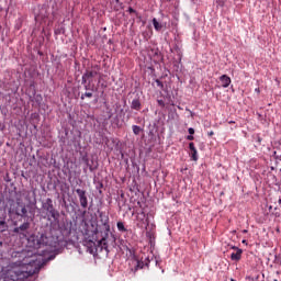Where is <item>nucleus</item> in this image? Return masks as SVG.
<instances>
[{
  "label": "nucleus",
  "mask_w": 281,
  "mask_h": 281,
  "mask_svg": "<svg viewBox=\"0 0 281 281\" xmlns=\"http://www.w3.org/2000/svg\"><path fill=\"white\" fill-rule=\"evenodd\" d=\"M7 207L10 218H14V216H21L22 218H25V216H27V209L25 207V204L21 202H14V200H10Z\"/></svg>",
  "instance_id": "1"
},
{
  "label": "nucleus",
  "mask_w": 281,
  "mask_h": 281,
  "mask_svg": "<svg viewBox=\"0 0 281 281\" xmlns=\"http://www.w3.org/2000/svg\"><path fill=\"white\" fill-rule=\"evenodd\" d=\"M42 207L47 212L48 221H52V218L58 221V218H60V213L54 207V201L50 198L46 199Z\"/></svg>",
  "instance_id": "2"
},
{
  "label": "nucleus",
  "mask_w": 281,
  "mask_h": 281,
  "mask_svg": "<svg viewBox=\"0 0 281 281\" xmlns=\"http://www.w3.org/2000/svg\"><path fill=\"white\" fill-rule=\"evenodd\" d=\"M117 237L111 232L104 231V235L99 240V245L102 247V249H109V245L111 247H115Z\"/></svg>",
  "instance_id": "3"
},
{
  "label": "nucleus",
  "mask_w": 281,
  "mask_h": 281,
  "mask_svg": "<svg viewBox=\"0 0 281 281\" xmlns=\"http://www.w3.org/2000/svg\"><path fill=\"white\" fill-rule=\"evenodd\" d=\"M76 192L79 196V203L83 210H87L89 207V199L87 198V191L82 189H76Z\"/></svg>",
  "instance_id": "4"
},
{
  "label": "nucleus",
  "mask_w": 281,
  "mask_h": 281,
  "mask_svg": "<svg viewBox=\"0 0 281 281\" xmlns=\"http://www.w3.org/2000/svg\"><path fill=\"white\" fill-rule=\"evenodd\" d=\"M100 223L104 232H111V225L109 224V215L104 212L99 213Z\"/></svg>",
  "instance_id": "5"
},
{
  "label": "nucleus",
  "mask_w": 281,
  "mask_h": 281,
  "mask_svg": "<svg viewBox=\"0 0 281 281\" xmlns=\"http://www.w3.org/2000/svg\"><path fill=\"white\" fill-rule=\"evenodd\" d=\"M189 150H191L190 157L192 161H199V151L196 150L194 143H189Z\"/></svg>",
  "instance_id": "6"
},
{
  "label": "nucleus",
  "mask_w": 281,
  "mask_h": 281,
  "mask_svg": "<svg viewBox=\"0 0 281 281\" xmlns=\"http://www.w3.org/2000/svg\"><path fill=\"white\" fill-rule=\"evenodd\" d=\"M233 249L236 250V252H232L231 255V260H235L236 262H238V260H240V258H243V249L234 246Z\"/></svg>",
  "instance_id": "7"
},
{
  "label": "nucleus",
  "mask_w": 281,
  "mask_h": 281,
  "mask_svg": "<svg viewBox=\"0 0 281 281\" xmlns=\"http://www.w3.org/2000/svg\"><path fill=\"white\" fill-rule=\"evenodd\" d=\"M220 82L222 83L223 89H227V87L232 85V78H229L227 75H222L220 77Z\"/></svg>",
  "instance_id": "8"
},
{
  "label": "nucleus",
  "mask_w": 281,
  "mask_h": 281,
  "mask_svg": "<svg viewBox=\"0 0 281 281\" xmlns=\"http://www.w3.org/2000/svg\"><path fill=\"white\" fill-rule=\"evenodd\" d=\"M131 109H133V111H142V101L139 100V98H135L132 100Z\"/></svg>",
  "instance_id": "9"
},
{
  "label": "nucleus",
  "mask_w": 281,
  "mask_h": 281,
  "mask_svg": "<svg viewBox=\"0 0 281 281\" xmlns=\"http://www.w3.org/2000/svg\"><path fill=\"white\" fill-rule=\"evenodd\" d=\"M151 23H153L154 29L156 30V32H161V30H164V25H166V23H164V22H158L157 18H154L151 20Z\"/></svg>",
  "instance_id": "10"
},
{
  "label": "nucleus",
  "mask_w": 281,
  "mask_h": 281,
  "mask_svg": "<svg viewBox=\"0 0 281 281\" xmlns=\"http://www.w3.org/2000/svg\"><path fill=\"white\" fill-rule=\"evenodd\" d=\"M83 75H85V78H87L89 80L91 78H95V76H98V71L87 70Z\"/></svg>",
  "instance_id": "11"
},
{
  "label": "nucleus",
  "mask_w": 281,
  "mask_h": 281,
  "mask_svg": "<svg viewBox=\"0 0 281 281\" xmlns=\"http://www.w3.org/2000/svg\"><path fill=\"white\" fill-rule=\"evenodd\" d=\"M132 131L134 135H139L142 133V127H139L138 125H133Z\"/></svg>",
  "instance_id": "12"
},
{
  "label": "nucleus",
  "mask_w": 281,
  "mask_h": 281,
  "mask_svg": "<svg viewBox=\"0 0 281 281\" xmlns=\"http://www.w3.org/2000/svg\"><path fill=\"white\" fill-rule=\"evenodd\" d=\"M116 227L119 232H126V227L124 226V222H117Z\"/></svg>",
  "instance_id": "13"
},
{
  "label": "nucleus",
  "mask_w": 281,
  "mask_h": 281,
  "mask_svg": "<svg viewBox=\"0 0 281 281\" xmlns=\"http://www.w3.org/2000/svg\"><path fill=\"white\" fill-rule=\"evenodd\" d=\"M29 227H30V223L25 222L22 225H20V232H27Z\"/></svg>",
  "instance_id": "14"
},
{
  "label": "nucleus",
  "mask_w": 281,
  "mask_h": 281,
  "mask_svg": "<svg viewBox=\"0 0 281 281\" xmlns=\"http://www.w3.org/2000/svg\"><path fill=\"white\" fill-rule=\"evenodd\" d=\"M94 86H91V81L85 85V90L86 91H93Z\"/></svg>",
  "instance_id": "15"
},
{
  "label": "nucleus",
  "mask_w": 281,
  "mask_h": 281,
  "mask_svg": "<svg viewBox=\"0 0 281 281\" xmlns=\"http://www.w3.org/2000/svg\"><path fill=\"white\" fill-rule=\"evenodd\" d=\"M85 98H93V92H85L81 94V100H85Z\"/></svg>",
  "instance_id": "16"
},
{
  "label": "nucleus",
  "mask_w": 281,
  "mask_h": 281,
  "mask_svg": "<svg viewBox=\"0 0 281 281\" xmlns=\"http://www.w3.org/2000/svg\"><path fill=\"white\" fill-rule=\"evenodd\" d=\"M0 227H3L2 232H5V228L8 227V224H5V218L4 217L0 221Z\"/></svg>",
  "instance_id": "17"
},
{
  "label": "nucleus",
  "mask_w": 281,
  "mask_h": 281,
  "mask_svg": "<svg viewBox=\"0 0 281 281\" xmlns=\"http://www.w3.org/2000/svg\"><path fill=\"white\" fill-rule=\"evenodd\" d=\"M156 85H157V87H159V89H161L164 91V82H161V80L156 79Z\"/></svg>",
  "instance_id": "18"
},
{
  "label": "nucleus",
  "mask_w": 281,
  "mask_h": 281,
  "mask_svg": "<svg viewBox=\"0 0 281 281\" xmlns=\"http://www.w3.org/2000/svg\"><path fill=\"white\" fill-rule=\"evenodd\" d=\"M87 80H89V79L87 77H85V75H82L81 83L87 85Z\"/></svg>",
  "instance_id": "19"
},
{
  "label": "nucleus",
  "mask_w": 281,
  "mask_h": 281,
  "mask_svg": "<svg viewBox=\"0 0 281 281\" xmlns=\"http://www.w3.org/2000/svg\"><path fill=\"white\" fill-rule=\"evenodd\" d=\"M157 103L159 106H162V108L166 106V103L164 102V100H158Z\"/></svg>",
  "instance_id": "20"
},
{
  "label": "nucleus",
  "mask_w": 281,
  "mask_h": 281,
  "mask_svg": "<svg viewBox=\"0 0 281 281\" xmlns=\"http://www.w3.org/2000/svg\"><path fill=\"white\" fill-rule=\"evenodd\" d=\"M187 139H188L189 142H194V136H193V134H190L189 136H187Z\"/></svg>",
  "instance_id": "21"
},
{
  "label": "nucleus",
  "mask_w": 281,
  "mask_h": 281,
  "mask_svg": "<svg viewBox=\"0 0 281 281\" xmlns=\"http://www.w3.org/2000/svg\"><path fill=\"white\" fill-rule=\"evenodd\" d=\"M188 133H189L190 135H194V128L190 127V128L188 130Z\"/></svg>",
  "instance_id": "22"
},
{
  "label": "nucleus",
  "mask_w": 281,
  "mask_h": 281,
  "mask_svg": "<svg viewBox=\"0 0 281 281\" xmlns=\"http://www.w3.org/2000/svg\"><path fill=\"white\" fill-rule=\"evenodd\" d=\"M257 142H258V144L262 143V138L260 137V135H257Z\"/></svg>",
  "instance_id": "23"
},
{
  "label": "nucleus",
  "mask_w": 281,
  "mask_h": 281,
  "mask_svg": "<svg viewBox=\"0 0 281 281\" xmlns=\"http://www.w3.org/2000/svg\"><path fill=\"white\" fill-rule=\"evenodd\" d=\"M13 232H14L15 234H19V233L21 232L20 226H19V227H15Z\"/></svg>",
  "instance_id": "24"
},
{
  "label": "nucleus",
  "mask_w": 281,
  "mask_h": 281,
  "mask_svg": "<svg viewBox=\"0 0 281 281\" xmlns=\"http://www.w3.org/2000/svg\"><path fill=\"white\" fill-rule=\"evenodd\" d=\"M128 12H130L131 14H135V10H134L133 8H130V9H128Z\"/></svg>",
  "instance_id": "25"
},
{
  "label": "nucleus",
  "mask_w": 281,
  "mask_h": 281,
  "mask_svg": "<svg viewBox=\"0 0 281 281\" xmlns=\"http://www.w3.org/2000/svg\"><path fill=\"white\" fill-rule=\"evenodd\" d=\"M209 137H212L214 135V131H211L207 133Z\"/></svg>",
  "instance_id": "26"
},
{
  "label": "nucleus",
  "mask_w": 281,
  "mask_h": 281,
  "mask_svg": "<svg viewBox=\"0 0 281 281\" xmlns=\"http://www.w3.org/2000/svg\"><path fill=\"white\" fill-rule=\"evenodd\" d=\"M137 269H142V263L137 262Z\"/></svg>",
  "instance_id": "27"
},
{
  "label": "nucleus",
  "mask_w": 281,
  "mask_h": 281,
  "mask_svg": "<svg viewBox=\"0 0 281 281\" xmlns=\"http://www.w3.org/2000/svg\"><path fill=\"white\" fill-rule=\"evenodd\" d=\"M255 91H257V93H260V88H256Z\"/></svg>",
  "instance_id": "28"
},
{
  "label": "nucleus",
  "mask_w": 281,
  "mask_h": 281,
  "mask_svg": "<svg viewBox=\"0 0 281 281\" xmlns=\"http://www.w3.org/2000/svg\"><path fill=\"white\" fill-rule=\"evenodd\" d=\"M241 243H243V245H247V240L246 239L241 240Z\"/></svg>",
  "instance_id": "29"
},
{
  "label": "nucleus",
  "mask_w": 281,
  "mask_h": 281,
  "mask_svg": "<svg viewBox=\"0 0 281 281\" xmlns=\"http://www.w3.org/2000/svg\"><path fill=\"white\" fill-rule=\"evenodd\" d=\"M29 265H34V259H32L31 261H29Z\"/></svg>",
  "instance_id": "30"
},
{
  "label": "nucleus",
  "mask_w": 281,
  "mask_h": 281,
  "mask_svg": "<svg viewBox=\"0 0 281 281\" xmlns=\"http://www.w3.org/2000/svg\"><path fill=\"white\" fill-rule=\"evenodd\" d=\"M228 124H236V122L235 121H229Z\"/></svg>",
  "instance_id": "31"
},
{
  "label": "nucleus",
  "mask_w": 281,
  "mask_h": 281,
  "mask_svg": "<svg viewBox=\"0 0 281 281\" xmlns=\"http://www.w3.org/2000/svg\"><path fill=\"white\" fill-rule=\"evenodd\" d=\"M247 232H248L247 229H244V231H243V234H247Z\"/></svg>",
  "instance_id": "32"
},
{
  "label": "nucleus",
  "mask_w": 281,
  "mask_h": 281,
  "mask_svg": "<svg viewBox=\"0 0 281 281\" xmlns=\"http://www.w3.org/2000/svg\"><path fill=\"white\" fill-rule=\"evenodd\" d=\"M279 204L281 205V199L279 200Z\"/></svg>",
  "instance_id": "33"
},
{
  "label": "nucleus",
  "mask_w": 281,
  "mask_h": 281,
  "mask_svg": "<svg viewBox=\"0 0 281 281\" xmlns=\"http://www.w3.org/2000/svg\"><path fill=\"white\" fill-rule=\"evenodd\" d=\"M269 210H272V206H269Z\"/></svg>",
  "instance_id": "34"
},
{
  "label": "nucleus",
  "mask_w": 281,
  "mask_h": 281,
  "mask_svg": "<svg viewBox=\"0 0 281 281\" xmlns=\"http://www.w3.org/2000/svg\"><path fill=\"white\" fill-rule=\"evenodd\" d=\"M231 281H236V280H234V279H231Z\"/></svg>",
  "instance_id": "35"
},
{
  "label": "nucleus",
  "mask_w": 281,
  "mask_h": 281,
  "mask_svg": "<svg viewBox=\"0 0 281 281\" xmlns=\"http://www.w3.org/2000/svg\"><path fill=\"white\" fill-rule=\"evenodd\" d=\"M273 281H278V279H274Z\"/></svg>",
  "instance_id": "36"
}]
</instances>
